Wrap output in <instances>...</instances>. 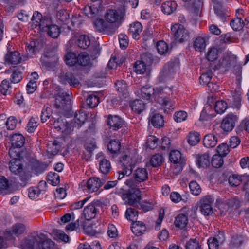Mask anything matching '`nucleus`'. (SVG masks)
<instances>
[{
  "mask_svg": "<svg viewBox=\"0 0 249 249\" xmlns=\"http://www.w3.org/2000/svg\"><path fill=\"white\" fill-rule=\"evenodd\" d=\"M200 140V134L197 132H191L188 136V142L191 145H196Z\"/></svg>",
  "mask_w": 249,
  "mask_h": 249,
  "instance_id": "obj_40",
  "label": "nucleus"
},
{
  "mask_svg": "<svg viewBox=\"0 0 249 249\" xmlns=\"http://www.w3.org/2000/svg\"><path fill=\"white\" fill-rule=\"evenodd\" d=\"M213 7L214 13L217 16H228L230 14L229 9L220 4L215 3Z\"/></svg>",
  "mask_w": 249,
  "mask_h": 249,
  "instance_id": "obj_42",
  "label": "nucleus"
},
{
  "mask_svg": "<svg viewBox=\"0 0 249 249\" xmlns=\"http://www.w3.org/2000/svg\"><path fill=\"white\" fill-rule=\"evenodd\" d=\"M241 206L240 200L237 198H233L228 200L225 203H223L219 205V209L221 216L225 215L224 211L222 209L226 208L227 211H230L231 209H237Z\"/></svg>",
  "mask_w": 249,
  "mask_h": 249,
  "instance_id": "obj_12",
  "label": "nucleus"
},
{
  "mask_svg": "<svg viewBox=\"0 0 249 249\" xmlns=\"http://www.w3.org/2000/svg\"><path fill=\"white\" fill-rule=\"evenodd\" d=\"M231 104L233 107L239 109L241 106V95L237 92L232 94V99L230 100Z\"/></svg>",
  "mask_w": 249,
  "mask_h": 249,
  "instance_id": "obj_45",
  "label": "nucleus"
},
{
  "mask_svg": "<svg viewBox=\"0 0 249 249\" xmlns=\"http://www.w3.org/2000/svg\"><path fill=\"white\" fill-rule=\"evenodd\" d=\"M163 157L160 154L153 155L150 160L151 165L153 167L160 166L162 162Z\"/></svg>",
  "mask_w": 249,
  "mask_h": 249,
  "instance_id": "obj_57",
  "label": "nucleus"
},
{
  "mask_svg": "<svg viewBox=\"0 0 249 249\" xmlns=\"http://www.w3.org/2000/svg\"><path fill=\"white\" fill-rule=\"evenodd\" d=\"M217 152L220 155L224 157L230 152L229 146L226 143H222L219 144L216 148Z\"/></svg>",
  "mask_w": 249,
  "mask_h": 249,
  "instance_id": "obj_58",
  "label": "nucleus"
},
{
  "mask_svg": "<svg viewBox=\"0 0 249 249\" xmlns=\"http://www.w3.org/2000/svg\"><path fill=\"white\" fill-rule=\"evenodd\" d=\"M48 181L54 186L56 185L59 183L60 178L59 175L54 172H50L47 176Z\"/></svg>",
  "mask_w": 249,
  "mask_h": 249,
  "instance_id": "obj_62",
  "label": "nucleus"
},
{
  "mask_svg": "<svg viewBox=\"0 0 249 249\" xmlns=\"http://www.w3.org/2000/svg\"><path fill=\"white\" fill-rule=\"evenodd\" d=\"M149 122L156 128H160L164 125L163 117L159 114L156 113L150 116Z\"/></svg>",
  "mask_w": 249,
  "mask_h": 249,
  "instance_id": "obj_24",
  "label": "nucleus"
},
{
  "mask_svg": "<svg viewBox=\"0 0 249 249\" xmlns=\"http://www.w3.org/2000/svg\"><path fill=\"white\" fill-rule=\"evenodd\" d=\"M52 115V109L48 106H44L40 116L42 123L46 122Z\"/></svg>",
  "mask_w": 249,
  "mask_h": 249,
  "instance_id": "obj_49",
  "label": "nucleus"
},
{
  "mask_svg": "<svg viewBox=\"0 0 249 249\" xmlns=\"http://www.w3.org/2000/svg\"><path fill=\"white\" fill-rule=\"evenodd\" d=\"M55 55V50L53 48H47L44 52V55L41 58V61L43 66L49 67L51 66L50 62L46 61V58L53 57Z\"/></svg>",
  "mask_w": 249,
  "mask_h": 249,
  "instance_id": "obj_28",
  "label": "nucleus"
},
{
  "mask_svg": "<svg viewBox=\"0 0 249 249\" xmlns=\"http://www.w3.org/2000/svg\"><path fill=\"white\" fill-rule=\"evenodd\" d=\"M189 188L191 193L195 196L199 195L201 192V188L196 181H191L189 183Z\"/></svg>",
  "mask_w": 249,
  "mask_h": 249,
  "instance_id": "obj_56",
  "label": "nucleus"
},
{
  "mask_svg": "<svg viewBox=\"0 0 249 249\" xmlns=\"http://www.w3.org/2000/svg\"><path fill=\"white\" fill-rule=\"evenodd\" d=\"M172 90L169 88H153L150 86H143L141 90V97L144 99L149 100L153 95L157 102L163 107L168 109H174L176 107V101L172 99L170 93Z\"/></svg>",
  "mask_w": 249,
  "mask_h": 249,
  "instance_id": "obj_1",
  "label": "nucleus"
},
{
  "mask_svg": "<svg viewBox=\"0 0 249 249\" xmlns=\"http://www.w3.org/2000/svg\"><path fill=\"white\" fill-rule=\"evenodd\" d=\"M88 105L91 108L96 107L99 103V97L93 94L89 95L87 98Z\"/></svg>",
  "mask_w": 249,
  "mask_h": 249,
  "instance_id": "obj_51",
  "label": "nucleus"
},
{
  "mask_svg": "<svg viewBox=\"0 0 249 249\" xmlns=\"http://www.w3.org/2000/svg\"><path fill=\"white\" fill-rule=\"evenodd\" d=\"M203 143L206 147H214L217 143V137L213 134H208L205 136Z\"/></svg>",
  "mask_w": 249,
  "mask_h": 249,
  "instance_id": "obj_25",
  "label": "nucleus"
},
{
  "mask_svg": "<svg viewBox=\"0 0 249 249\" xmlns=\"http://www.w3.org/2000/svg\"><path fill=\"white\" fill-rule=\"evenodd\" d=\"M20 246L23 249H51L53 242L46 235L37 231L24 238Z\"/></svg>",
  "mask_w": 249,
  "mask_h": 249,
  "instance_id": "obj_3",
  "label": "nucleus"
},
{
  "mask_svg": "<svg viewBox=\"0 0 249 249\" xmlns=\"http://www.w3.org/2000/svg\"><path fill=\"white\" fill-rule=\"evenodd\" d=\"M120 161L122 163V167L125 170V173L131 174L133 168L135 164V162L133 161L132 156L130 155H125L122 157Z\"/></svg>",
  "mask_w": 249,
  "mask_h": 249,
  "instance_id": "obj_15",
  "label": "nucleus"
},
{
  "mask_svg": "<svg viewBox=\"0 0 249 249\" xmlns=\"http://www.w3.org/2000/svg\"><path fill=\"white\" fill-rule=\"evenodd\" d=\"M61 145L60 142L56 140L50 142L48 144L47 149L49 152L55 155L60 150Z\"/></svg>",
  "mask_w": 249,
  "mask_h": 249,
  "instance_id": "obj_41",
  "label": "nucleus"
},
{
  "mask_svg": "<svg viewBox=\"0 0 249 249\" xmlns=\"http://www.w3.org/2000/svg\"><path fill=\"white\" fill-rule=\"evenodd\" d=\"M87 114L83 110H79L75 114L74 120L75 126H81L84 124L87 119Z\"/></svg>",
  "mask_w": 249,
  "mask_h": 249,
  "instance_id": "obj_29",
  "label": "nucleus"
},
{
  "mask_svg": "<svg viewBox=\"0 0 249 249\" xmlns=\"http://www.w3.org/2000/svg\"><path fill=\"white\" fill-rule=\"evenodd\" d=\"M102 202L99 200H94L86 206L83 211V215L86 220L89 221L94 218L102 207Z\"/></svg>",
  "mask_w": 249,
  "mask_h": 249,
  "instance_id": "obj_6",
  "label": "nucleus"
},
{
  "mask_svg": "<svg viewBox=\"0 0 249 249\" xmlns=\"http://www.w3.org/2000/svg\"><path fill=\"white\" fill-rule=\"evenodd\" d=\"M237 120V116L232 113H229L223 119L221 127L225 131L230 132L235 126V122Z\"/></svg>",
  "mask_w": 249,
  "mask_h": 249,
  "instance_id": "obj_11",
  "label": "nucleus"
},
{
  "mask_svg": "<svg viewBox=\"0 0 249 249\" xmlns=\"http://www.w3.org/2000/svg\"><path fill=\"white\" fill-rule=\"evenodd\" d=\"M135 71L137 73L143 74L147 69V66L142 61H137L134 66Z\"/></svg>",
  "mask_w": 249,
  "mask_h": 249,
  "instance_id": "obj_50",
  "label": "nucleus"
},
{
  "mask_svg": "<svg viewBox=\"0 0 249 249\" xmlns=\"http://www.w3.org/2000/svg\"><path fill=\"white\" fill-rule=\"evenodd\" d=\"M214 201V197L210 195L206 196L200 199L199 202L200 210L204 216H209L213 213V204Z\"/></svg>",
  "mask_w": 249,
  "mask_h": 249,
  "instance_id": "obj_7",
  "label": "nucleus"
},
{
  "mask_svg": "<svg viewBox=\"0 0 249 249\" xmlns=\"http://www.w3.org/2000/svg\"><path fill=\"white\" fill-rule=\"evenodd\" d=\"M91 43L89 37L86 35L80 36L77 41V45L79 48L86 49L89 46Z\"/></svg>",
  "mask_w": 249,
  "mask_h": 249,
  "instance_id": "obj_35",
  "label": "nucleus"
},
{
  "mask_svg": "<svg viewBox=\"0 0 249 249\" xmlns=\"http://www.w3.org/2000/svg\"><path fill=\"white\" fill-rule=\"evenodd\" d=\"M27 51L31 55L35 54L39 50L38 42L37 41L32 40L26 44Z\"/></svg>",
  "mask_w": 249,
  "mask_h": 249,
  "instance_id": "obj_44",
  "label": "nucleus"
},
{
  "mask_svg": "<svg viewBox=\"0 0 249 249\" xmlns=\"http://www.w3.org/2000/svg\"><path fill=\"white\" fill-rule=\"evenodd\" d=\"M142 30V26L139 22H135L130 25L128 34L131 35L135 39H138L140 37V34Z\"/></svg>",
  "mask_w": 249,
  "mask_h": 249,
  "instance_id": "obj_21",
  "label": "nucleus"
},
{
  "mask_svg": "<svg viewBox=\"0 0 249 249\" xmlns=\"http://www.w3.org/2000/svg\"><path fill=\"white\" fill-rule=\"evenodd\" d=\"M141 226H139L137 224H132L131 230L134 234L136 236L142 235L145 231L146 227L143 223H140Z\"/></svg>",
  "mask_w": 249,
  "mask_h": 249,
  "instance_id": "obj_47",
  "label": "nucleus"
},
{
  "mask_svg": "<svg viewBox=\"0 0 249 249\" xmlns=\"http://www.w3.org/2000/svg\"><path fill=\"white\" fill-rule=\"evenodd\" d=\"M90 63V59L89 55L86 53H81L79 54L78 63L80 66H87Z\"/></svg>",
  "mask_w": 249,
  "mask_h": 249,
  "instance_id": "obj_52",
  "label": "nucleus"
},
{
  "mask_svg": "<svg viewBox=\"0 0 249 249\" xmlns=\"http://www.w3.org/2000/svg\"><path fill=\"white\" fill-rule=\"evenodd\" d=\"M102 184L99 178H92L87 181L85 186L89 193H97Z\"/></svg>",
  "mask_w": 249,
  "mask_h": 249,
  "instance_id": "obj_14",
  "label": "nucleus"
},
{
  "mask_svg": "<svg viewBox=\"0 0 249 249\" xmlns=\"http://www.w3.org/2000/svg\"><path fill=\"white\" fill-rule=\"evenodd\" d=\"M19 174H20L19 178L21 181V184L25 185L31 178V171L27 168V169L23 171H22V170Z\"/></svg>",
  "mask_w": 249,
  "mask_h": 249,
  "instance_id": "obj_37",
  "label": "nucleus"
},
{
  "mask_svg": "<svg viewBox=\"0 0 249 249\" xmlns=\"http://www.w3.org/2000/svg\"><path fill=\"white\" fill-rule=\"evenodd\" d=\"M242 180L243 178L242 179L241 176L235 174L230 176L229 178V182L231 186L236 187L239 185Z\"/></svg>",
  "mask_w": 249,
  "mask_h": 249,
  "instance_id": "obj_53",
  "label": "nucleus"
},
{
  "mask_svg": "<svg viewBox=\"0 0 249 249\" xmlns=\"http://www.w3.org/2000/svg\"><path fill=\"white\" fill-rule=\"evenodd\" d=\"M208 39V37L207 36L196 37L194 41L193 44L195 50L199 52L203 51L207 45L206 42Z\"/></svg>",
  "mask_w": 249,
  "mask_h": 249,
  "instance_id": "obj_22",
  "label": "nucleus"
},
{
  "mask_svg": "<svg viewBox=\"0 0 249 249\" xmlns=\"http://www.w3.org/2000/svg\"><path fill=\"white\" fill-rule=\"evenodd\" d=\"M55 129L58 132L67 133L69 132V126L64 118H59L53 122Z\"/></svg>",
  "mask_w": 249,
  "mask_h": 249,
  "instance_id": "obj_20",
  "label": "nucleus"
},
{
  "mask_svg": "<svg viewBox=\"0 0 249 249\" xmlns=\"http://www.w3.org/2000/svg\"><path fill=\"white\" fill-rule=\"evenodd\" d=\"M171 30L174 33L175 39L179 42H182L189 38V33L185 29L183 26L179 24H176L172 26Z\"/></svg>",
  "mask_w": 249,
  "mask_h": 249,
  "instance_id": "obj_9",
  "label": "nucleus"
},
{
  "mask_svg": "<svg viewBox=\"0 0 249 249\" xmlns=\"http://www.w3.org/2000/svg\"><path fill=\"white\" fill-rule=\"evenodd\" d=\"M59 98L56 99V101H61L62 104H67L71 100V95L69 93L60 91L58 93Z\"/></svg>",
  "mask_w": 249,
  "mask_h": 249,
  "instance_id": "obj_61",
  "label": "nucleus"
},
{
  "mask_svg": "<svg viewBox=\"0 0 249 249\" xmlns=\"http://www.w3.org/2000/svg\"><path fill=\"white\" fill-rule=\"evenodd\" d=\"M46 164L39 162L37 160H31L28 166V169L35 174L42 173L47 168Z\"/></svg>",
  "mask_w": 249,
  "mask_h": 249,
  "instance_id": "obj_16",
  "label": "nucleus"
},
{
  "mask_svg": "<svg viewBox=\"0 0 249 249\" xmlns=\"http://www.w3.org/2000/svg\"><path fill=\"white\" fill-rule=\"evenodd\" d=\"M31 20L36 27H39L41 29L47 28V34L52 38H55L59 36L60 28L56 25H50L51 20L49 17H32Z\"/></svg>",
  "mask_w": 249,
  "mask_h": 249,
  "instance_id": "obj_4",
  "label": "nucleus"
},
{
  "mask_svg": "<svg viewBox=\"0 0 249 249\" xmlns=\"http://www.w3.org/2000/svg\"><path fill=\"white\" fill-rule=\"evenodd\" d=\"M63 80L68 82L70 86L73 87H76L80 84L78 76L71 72L66 73L63 76Z\"/></svg>",
  "mask_w": 249,
  "mask_h": 249,
  "instance_id": "obj_23",
  "label": "nucleus"
},
{
  "mask_svg": "<svg viewBox=\"0 0 249 249\" xmlns=\"http://www.w3.org/2000/svg\"><path fill=\"white\" fill-rule=\"evenodd\" d=\"M244 24V20L241 18L239 17H237L230 22L231 26L234 31H239L241 30L245 26Z\"/></svg>",
  "mask_w": 249,
  "mask_h": 249,
  "instance_id": "obj_39",
  "label": "nucleus"
},
{
  "mask_svg": "<svg viewBox=\"0 0 249 249\" xmlns=\"http://www.w3.org/2000/svg\"><path fill=\"white\" fill-rule=\"evenodd\" d=\"M178 68V64L176 62H169L163 68V72L166 75H170L176 72Z\"/></svg>",
  "mask_w": 249,
  "mask_h": 249,
  "instance_id": "obj_32",
  "label": "nucleus"
},
{
  "mask_svg": "<svg viewBox=\"0 0 249 249\" xmlns=\"http://www.w3.org/2000/svg\"><path fill=\"white\" fill-rule=\"evenodd\" d=\"M138 214V213L135 209L129 208L126 211L125 216L128 220L134 222L137 219Z\"/></svg>",
  "mask_w": 249,
  "mask_h": 249,
  "instance_id": "obj_55",
  "label": "nucleus"
},
{
  "mask_svg": "<svg viewBox=\"0 0 249 249\" xmlns=\"http://www.w3.org/2000/svg\"><path fill=\"white\" fill-rule=\"evenodd\" d=\"M20 154L19 152L15 154V156L12 157L13 159L9 162V169L15 174H18L20 173L22 170L21 162L19 159Z\"/></svg>",
  "mask_w": 249,
  "mask_h": 249,
  "instance_id": "obj_13",
  "label": "nucleus"
},
{
  "mask_svg": "<svg viewBox=\"0 0 249 249\" xmlns=\"http://www.w3.org/2000/svg\"><path fill=\"white\" fill-rule=\"evenodd\" d=\"M123 20V17H92L91 22L95 31L108 34L117 29Z\"/></svg>",
  "mask_w": 249,
  "mask_h": 249,
  "instance_id": "obj_2",
  "label": "nucleus"
},
{
  "mask_svg": "<svg viewBox=\"0 0 249 249\" xmlns=\"http://www.w3.org/2000/svg\"><path fill=\"white\" fill-rule=\"evenodd\" d=\"M111 168L110 161L105 158L102 159L100 161L99 169L101 172L105 175L107 174Z\"/></svg>",
  "mask_w": 249,
  "mask_h": 249,
  "instance_id": "obj_33",
  "label": "nucleus"
},
{
  "mask_svg": "<svg viewBox=\"0 0 249 249\" xmlns=\"http://www.w3.org/2000/svg\"><path fill=\"white\" fill-rule=\"evenodd\" d=\"M122 198L125 204L133 205L138 202L141 199V192L139 187L131 188V190L124 193L122 196Z\"/></svg>",
  "mask_w": 249,
  "mask_h": 249,
  "instance_id": "obj_8",
  "label": "nucleus"
},
{
  "mask_svg": "<svg viewBox=\"0 0 249 249\" xmlns=\"http://www.w3.org/2000/svg\"><path fill=\"white\" fill-rule=\"evenodd\" d=\"M186 249H200V246L196 239H191L187 242L185 246Z\"/></svg>",
  "mask_w": 249,
  "mask_h": 249,
  "instance_id": "obj_64",
  "label": "nucleus"
},
{
  "mask_svg": "<svg viewBox=\"0 0 249 249\" xmlns=\"http://www.w3.org/2000/svg\"><path fill=\"white\" fill-rule=\"evenodd\" d=\"M177 4L174 1H166L162 4L161 10L164 14L170 15L175 11Z\"/></svg>",
  "mask_w": 249,
  "mask_h": 249,
  "instance_id": "obj_26",
  "label": "nucleus"
},
{
  "mask_svg": "<svg viewBox=\"0 0 249 249\" xmlns=\"http://www.w3.org/2000/svg\"><path fill=\"white\" fill-rule=\"evenodd\" d=\"M169 159L174 163H178L181 169L185 164V159L182 156L180 151L178 150H174L171 151Z\"/></svg>",
  "mask_w": 249,
  "mask_h": 249,
  "instance_id": "obj_18",
  "label": "nucleus"
},
{
  "mask_svg": "<svg viewBox=\"0 0 249 249\" xmlns=\"http://www.w3.org/2000/svg\"><path fill=\"white\" fill-rule=\"evenodd\" d=\"M115 86L117 91L125 94L127 93V85L124 80H118L115 83Z\"/></svg>",
  "mask_w": 249,
  "mask_h": 249,
  "instance_id": "obj_59",
  "label": "nucleus"
},
{
  "mask_svg": "<svg viewBox=\"0 0 249 249\" xmlns=\"http://www.w3.org/2000/svg\"><path fill=\"white\" fill-rule=\"evenodd\" d=\"M25 230V226L22 223H16L11 228L12 233L17 236L22 234Z\"/></svg>",
  "mask_w": 249,
  "mask_h": 249,
  "instance_id": "obj_38",
  "label": "nucleus"
},
{
  "mask_svg": "<svg viewBox=\"0 0 249 249\" xmlns=\"http://www.w3.org/2000/svg\"><path fill=\"white\" fill-rule=\"evenodd\" d=\"M188 219L187 216L185 214H179L175 218L174 224L176 227L183 229L187 225Z\"/></svg>",
  "mask_w": 249,
  "mask_h": 249,
  "instance_id": "obj_27",
  "label": "nucleus"
},
{
  "mask_svg": "<svg viewBox=\"0 0 249 249\" xmlns=\"http://www.w3.org/2000/svg\"><path fill=\"white\" fill-rule=\"evenodd\" d=\"M107 124L110 128L116 130L123 126L124 121L118 116L109 115L107 118Z\"/></svg>",
  "mask_w": 249,
  "mask_h": 249,
  "instance_id": "obj_17",
  "label": "nucleus"
},
{
  "mask_svg": "<svg viewBox=\"0 0 249 249\" xmlns=\"http://www.w3.org/2000/svg\"><path fill=\"white\" fill-rule=\"evenodd\" d=\"M4 60L8 64L16 65L21 62V57L18 52L14 51L7 53L4 57Z\"/></svg>",
  "mask_w": 249,
  "mask_h": 249,
  "instance_id": "obj_19",
  "label": "nucleus"
},
{
  "mask_svg": "<svg viewBox=\"0 0 249 249\" xmlns=\"http://www.w3.org/2000/svg\"><path fill=\"white\" fill-rule=\"evenodd\" d=\"M12 147L10 148L9 153L11 157H14L17 151L15 148H19L22 147L25 143V138L20 133H16L10 137Z\"/></svg>",
  "mask_w": 249,
  "mask_h": 249,
  "instance_id": "obj_10",
  "label": "nucleus"
},
{
  "mask_svg": "<svg viewBox=\"0 0 249 249\" xmlns=\"http://www.w3.org/2000/svg\"><path fill=\"white\" fill-rule=\"evenodd\" d=\"M156 47L158 52L161 55L165 54L169 51L167 44L164 41H159L157 43Z\"/></svg>",
  "mask_w": 249,
  "mask_h": 249,
  "instance_id": "obj_43",
  "label": "nucleus"
},
{
  "mask_svg": "<svg viewBox=\"0 0 249 249\" xmlns=\"http://www.w3.org/2000/svg\"><path fill=\"white\" fill-rule=\"evenodd\" d=\"M227 108V104L224 101H217L214 105V109L217 113L222 114Z\"/></svg>",
  "mask_w": 249,
  "mask_h": 249,
  "instance_id": "obj_48",
  "label": "nucleus"
},
{
  "mask_svg": "<svg viewBox=\"0 0 249 249\" xmlns=\"http://www.w3.org/2000/svg\"><path fill=\"white\" fill-rule=\"evenodd\" d=\"M133 178L126 180L125 184L130 188L139 187L140 184L148 179V172L145 168H138L132 174Z\"/></svg>",
  "mask_w": 249,
  "mask_h": 249,
  "instance_id": "obj_5",
  "label": "nucleus"
},
{
  "mask_svg": "<svg viewBox=\"0 0 249 249\" xmlns=\"http://www.w3.org/2000/svg\"><path fill=\"white\" fill-rule=\"evenodd\" d=\"M196 162L199 167H204L209 164L210 156L207 153L198 155L196 158Z\"/></svg>",
  "mask_w": 249,
  "mask_h": 249,
  "instance_id": "obj_30",
  "label": "nucleus"
},
{
  "mask_svg": "<svg viewBox=\"0 0 249 249\" xmlns=\"http://www.w3.org/2000/svg\"><path fill=\"white\" fill-rule=\"evenodd\" d=\"M132 109L137 113H140L145 108V104L141 100H136L131 103Z\"/></svg>",
  "mask_w": 249,
  "mask_h": 249,
  "instance_id": "obj_34",
  "label": "nucleus"
},
{
  "mask_svg": "<svg viewBox=\"0 0 249 249\" xmlns=\"http://www.w3.org/2000/svg\"><path fill=\"white\" fill-rule=\"evenodd\" d=\"M107 148L111 153H117L121 148V142L117 140H111L108 144Z\"/></svg>",
  "mask_w": 249,
  "mask_h": 249,
  "instance_id": "obj_36",
  "label": "nucleus"
},
{
  "mask_svg": "<svg viewBox=\"0 0 249 249\" xmlns=\"http://www.w3.org/2000/svg\"><path fill=\"white\" fill-rule=\"evenodd\" d=\"M79 54L76 55L74 53H68L65 55L66 64L70 66H74L78 63Z\"/></svg>",
  "mask_w": 249,
  "mask_h": 249,
  "instance_id": "obj_31",
  "label": "nucleus"
},
{
  "mask_svg": "<svg viewBox=\"0 0 249 249\" xmlns=\"http://www.w3.org/2000/svg\"><path fill=\"white\" fill-rule=\"evenodd\" d=\"M218 50L216 48H211L208 50L206 58L209 61H214L218 58Z\"/></svg>",
  "mask_w": 249,
  "mask_h": 249,
  "instance_id": "obj_46",
  "label": "nucleus"
},
{
  "mask_svg": "<svg viewBox=\"0 0 249 249\" xmlns=\"http://www.w3.org/2000/svg\"><path fill=\"white\" fill-rule=\"evenodd\" d=\"M235 63V58L233 56H227L224 57L221 62V65L224 68H229Z\"/></svg>",
  "mask_w": 249,
  "mask_h": 249,
  "instance_id": "obj_63",
  "label": "nucleus"
},
{
  "mask_svg": "<svg viewBox=\"0 0 249 249\" xmlns=\"http://www.w3.org/2000/svg\"><path fill=\"white\" fill-rule=\"evenodd\" d=\"M187 116V113L185 111L181 110L175 113L174 119L176 122L180 123L186 120Z\"/></svg>",
  "mask_w": 249,
  "mask_h": 249,
  "instance_id": "obj_60",
  "label": "nucleus"
},
{
  "mask_svg": "<svg viewBox=\"0 0 249 249\" xmlns=\"http://www.w3.org/2000/svg\"><path fill=\"white\" fill-rule=\"evenodd\" d=\"M223 156L219 154H215L213 156L212 159V165L213 167L219 168L223 164Z\"/></svg>",
  "mask_w": 249,
  "mask_h": 249,
  "instance_id": "obj_54",
  "label": "nucleus"
}]
</instances>
